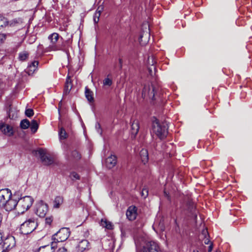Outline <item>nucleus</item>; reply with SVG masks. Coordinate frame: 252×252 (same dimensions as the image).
<instances>
[{
    "instance_id": "1",
    "label": "nucleus",
    "mask_w": 252,
    "mask_h": 252,
    "mask_svg": "<svg viewBox=\"0 0 252 252\" xmlns=\"http://www.w3.org/2000/svg\"><path fill=\"white\" fill-rule=\"evenodd\" d=\"M168 128V126L166 122L160 123L156 118H153L151 132L155 134L160 140L166 137Z\"/></svg>"
},
{
    "instance_id": "2",
    "label": "nucleus",
    "mask_w": 252,
    "mask_h": 252,
    "mask_svg": "<svg viewBox=\"0 0 252 252\" xmlns=\"http://www.w3.org/2000/svg\"><path fill=\"white\" fill-rule=\"evenodd\" d=\"M160 87L156 82L146 84L143 89L142 95L143 98L149 97L154 100L159 94Z\"/></svg>"
},
{
    "instance_id": "3",
    "label": "nucleus",
    "mask_w": 252,
    "mask_h": 252,
    "mask_svg": "<svg viewBox=\"0 0 252 252\" xmlns=\"http://www.w3.org/2000/svg\"><path fill=\"white\" fill-rule=\"evenodd\" d=\"M37 225L36 220L33 218L30 219L21 225L20 232L24 235H28L33 231Z\"/></svg>"
},
{
    "instance_id": "4",
    "label": "nucleus",
    "mask_w": 252,
    "mask_h": 252,
    "mask_svg": "<svg viewBox=\"0 0 252 252\" xmlns=\"http://www.w3.org/2000/svg\"><path fill=\"white\" fill-rule=\"evenodd\" d=\"M17 202H18L17 205L18 213L23 214L32 206L33 199L30 196H25L21 198Z\"/></svg>"
},
{
    "instance_id": "5",
    "label": "nucleus",
    "mask_w": 252,
    "mask_h": 252,
    "mask_svg": "<svg viewBox=\"0 0 252 252\" xmlns=\"http://www.w3.org/2000/svg\"><path fill=\"white\" fill-rule=\"evenodd\" d=\"M70 231L69 228L63 227L60 229L53 236V242H56V245L58 242H62L65 241L69 236Z\"/></svg>"
},
{
    "instance_id": "6",
    "label": "nucleus",
    "mask_w": 252,
    "mask_h": 252,
    "mask_svg": "<svg viewBox=\"0 0 252 252\" xmlns=\"http://www.w3.org/2000/svg\"><path fill=\"white\" fill-rule=\"evenodd\" d=\"M137 252H162L158 243L154 241H149L143 248Z\"/></svg>"
},
{
    "instance_id": "7",
    "label": "nucleus",
    "mask_w": 252,
    "mask_h": 252,
    "mask_svg": "<svg viewBox=\"0 0 252 252\" xmlns=\"http://www.w3.org/2000/svg\"><path fill=\"white\" fill-rule=\"evenodd\" d=\"M150 37L149 26L148 25H143L139 38L141 45H145L149 41Z\"/></svg>"
},
{
    "instance_id": "8",
    "label": "nucleus",
    "mask_w": 252,
    "mask_h": 252,
    "mask_svg": "<svg viewBox=\"0 0 252 252\" xmlns=\"http://www.w3.org/2000/svg\"><path fill=\"white\" fill-rule=\"evenodd\" d=\"M37 152L40 156L41 162L45 165H50L54 163V159L49 155H47L46 150L40 148L37 150Z\"/></svg>"
},
{
    "instance_id": "9",
    "label": "nucleus",
    "mask_w": 252,
    "mask_h": 252,
    "mask_svg": "<svg viewBox=\"0 0 252 252\" xmlns=\"http://www.w3.org/2000/svg\"><path fill=\"white\" fill-rule=\"evenodd\" d=\"M48 211V205L41 201L36 205V214L39 217H44Z\"/></svg>"
},
{
    "instance_id": "10",
    "label": "nucleus",
    "mask_w": 252,
    "mask_h": 252,
    "mask_svg": "<svg viewBox=\"0 0 252 252\" xmlns=\"http://www.w3.org/2000/svg\"><path fill=\"white\" fill-rule=\"evenodd\" d=\"M18 202L16 199H13L11 197H10L9 199H7L6 201L1 206L6 211L9 212L14 210L18 205Z\"/></svg>"
},
{
    "instance_id": "11",
    "label": "nucleus",
    "mask_w": 252,
    "mask_h": 252,
    "mask_svg": "<svg viewBox=\"0 0 252 252\" xmlns=\"http://www.w3.org/2000/svg\"><path fill=\"white\" fill-rule=\"evenodd\" d=\"M12 196L11 190L8 189H4L0 190V207L6 201L7 199Z\"/></svg>"
},
{
    "instance_id": "12",
    "label": "nucleus",
    "mask_w": 252,
    "mask_h": 252,
    "mask_svg": "<svg viewBox=\"0 0 252 252\" xmlns=\"http://www.w3.org/2000/svg\"><path fill=\"white\" fill-rule=\"evenodd\" d=\"M15 244L16 242L15 238L13 236L10 235L7 236L3 240V248L5 249L4 250L6 252L13 248L15 246Z\"/></svg>"
},
{
    "instance_id": "13",
    "label": "nucleus",
    "mask_w": 252,
    "mask_h": 252,
    "mask_svg": "<svg viewBox=\"0 0 252 252\" xmlns=\"http://www.w3.org/2000/svg\"><path fill=\"white\" fill-rule=\"evenodd\" d=\"M137 209L135 206H129L126 212L127 219L129 220H134L136 219L137 215Z\"/></svg>"
},
{
    "instance_id": "14",
    "label": "nucleus",
    "mask_w": 252,
    "mask_h": 252,
    "mask_svg": "<svg viewBox=\"0 0 252 252\" xmlns=\"http://www.w3.org/2000/svg\"><path fill=\"white\" fill-rule=\"evenodd\" d=\"M59 34L56 32H54L49 36L48 38L51 40V42L52 43V45L50 46V48L52 50L57 51L60 49L57 47V45H55L56 43L59 39Z\"/></svg>"
},
{
    "instance_id": "15",
    "label": "nucleus",
    "mask_w": 252,
    "mask_h": 252,
    "mask_svg": "<svg viewBox=\"0 0 252 252\" xmlns=\"http://www.w3.org/2000/svg\"><path fill=\"white\" fill-rule=\"evenodd\" d=\"M139 129V122L137 120H133L132 122H131V137L133 138H134L137 134L138 133Z\"/></svg>"
},
{
    "instance_id": "16",
    "label": "nucleus",
    "mask_w": 252,
    "mask_h": 252,
    "mask_svg": "<svg viewBox=\"0 0 252 252\" xmlns=\"http://www.w3.org/2000/svg\"><path fill=\"white\" fill-rule=\"evenodd\" d=\"M57 247L56 242H52L51 245L41 247L38 249V252H54V249Z\"/></svg>"
},
{
    "instance_id": "17",
    "label": "nucleus",
    "mask_w": 252,
    "mask_h": 252,
    "mask_svg": "<svg viewBox=\"0 0 252 252\" xmlns=\"http://www.w3.org/2000/svg\"><path fill=\"white\" fill-rule=\"evenodd\" d=\"M0 130L5 134L11 136L13 134V128L11 126L8 125H0Z\"/></svg>"
},
{
    "instance_id": "18",
    "label": "nucleus",
    "mask_w": 252,
    "mask_h": 252,
    "mask_svg": "<svg viewBox=\"0 0 252 252\" xmlns=\"http://www.w3.org/2000/svg\"><path fill=\"white\" fill-rule=\"evenodd\" d=\"M117 163V158L114 155H111L106 159V165L108 168H112Z\"/></svg>"
},
{
    "instance_id": "19",
    "label": "nucleus",
    "mask_w": 252,
    "mask_h": 252,
    "mask_svg": "<svg viewBox=\"0 0 252 252\" xmlns=\"http://www.w3.org/2000/svg\"><path fill=\"white\" fill-rule=\"evenodd\" d=\"M38 65V61H34L32 62L30 64L28 65L26 70V72L30 75L32 74L36 70Z\"/></svg>"
},
{
    "instance_id": "20",
    "label": "nucleus",
    "mask_w": 252,
    "mask_h": 252,
    "mask_svg": "<svg viewBox=\"0 0 252 252\" xmlns=\"http://www.w3.org/2000/svg\"><path fill=\"white\" fill-rule=\"evenodd\" d=\"M140 156L142 162L145 164L149 160V155L147 149H142L140 152Z\"/></svg>"
},
{
    "instance_id": "21",
    "label": "nucleus",
    "mask_w": 252,
    "mask_h": 252,
    "mask_svg": "<svg viewBox=\"0 0 252 252\" xmlns=\"http://www.w3.org/2000/svg\"><path fill=\"white\" fill-rule=\"evenodd\" d=\"M72 87V84L70 77L68 76L66 79L64 89V94H69Z\"/></svg>"
},
{
    "instance_id": "22",
    "label": "nucleus",
    "mask_w": 252,
    "mask_h": 252,
    "mask_svg": "<svg viewBox=\"0 0 252 252\" xmlns=\"http://www.w3.org/2000/svg\"><path fill=\"white\" fill-rule=\"evenodd\" d=\"M63 197L62 196H57L53 201V208L58 209L63 202Z\"/></svg>"
},
{
    "instance_id": "23",
    "label": "nucleus",
    "mask_w": 252,
    "mask_h": 252,
    "mask_svg": "<svg viewBox=\"0 0 252 252\" xmlns=\"http://www.w3.org/2000/svg\"><path fill=\"white\" fill-rule=\"evenodd\" d=\"M78 248L81 251L88 250L90 248V243L87 240H83L78 244Z\"/></svg>"
},
{
    "instance_id": "24",
    "label": "nucleus",
    "mask_w": 252,
    "mask_h": 252,
    "mask_svg": "<svg viewBox=\"0 0 252 252\" xmlns=\"http://www.w3.org/2000/svg\"><path fill=\"white\" fill-rule=\"evenodd\" d=\"M85 94L86 97L89 102H92L94 101L93 93L87 87H85Z\"/></svg>"
},
{
    "instance_id": "25",
    "label": "nucleus",
    "mask_w": 252,
    "mask_h": 252,
    "mask_svg": "<svg viewBox=\"0 0 252 252\" xmlns=\"http://www.w3.org/2000/svg\"><path fill=\"white\" fill-rule=\"evenodd\" d=\"M100 224L103 227H104L107 229L111 230L113 229V225L112 223L106 220L102 219L100 221Z\"/></svg>"
},
{
    "instance_id": "26",
    "label": "nucleus",
    "mask_w": 252,
    "mask_h": 252,
    "mask_svg": "<svg viewBox=\"0 0 252 252\" xmlns=\"http://www.w3.org/2000/svg\"><path fill=\"white\" fill-rule=\"evenodd\" d=\"M30 126L32 132L34 133L35 132H36L37 130L38 129L39 125L37 121L35 120H32L31 121V123L30 124Z\"/></svg>"
},
{
    "instance_id": "27",
    "label": "nucleus",
    "mask_w": 252,
    "mask_h": 252,
    "mask_svg": "<svg viewBox=\"0 0 252 252\" xmlns=\"http://www.w3.org/2000/svg\"><path fill=\"white\" fill-rule=\"evenodd\" d=\"M30 126V121L27 119H24L21 121L20 123V127L23 129H27Z\"/></svg>"
},
{
    "instance_id": "28",
    "label": "nucleus",
    "mask_w": 252,
    "mask_h": 252,
    "mask_svg": "<svg viewBox=\"0 0 252 252\" xmlns=\"http://www.w3.org/2000/svg\"><path fill=\"white\" fill-rule=\"evenodd\" d=\"M29 56V54L27 51H23L19 54V59L21 61H26Z\"/></svg>"
},
{
    "instance_id": "29",
    "label": "nucleus",
    "mask_w": 252,
    "mask_h": 252,
    "mask_svg": "<svg viewBox=\"0 0 252 252\" xmlns=\"http://www.w3.org/2000/svg\"><path fill=\"white\" fill-rule=\"evenodd\" d=\"M59 134L60 139H65L67 137V134L65 129L63 127H61L59 132Z\"/></svg>"
},
{
    "instance_id": "30",
    "label": "nucleus",
    "mask_w": 252,
    "mask_h": 252,
    "mask_svg": "<svg viewBox=\"0 0 252 252\" xmlns=\"http://www.w3.org/2000/svg\"><path fill=\"white\" fill-rule=\"evenodd\" d=\"M71 157L75 160L80 159L81 158L80 154L76 150L71 152Z\"/></svg>"
},
{
    "instance_id": "31",
    "label": "nucleus",
    "mask_w": 252,
    "mask_h": 252,
    "mask_svg": "<svg viewBox=\"0 0 252 252\" xmlns=\"http://www.w3.org/2000/svg\"><path fill=\"white\" fill-rule=\"evenodd\" d=\"M148 70H149V74L151 76H153L154 75H155L156 68L155 66L153 65V64H152V65L151 67H149L148 68Z\"/></svg>"
},
{
    "instance_id": "32",
    "label": "nucleus",
    "mask_w": 252,
    "mask_h": 252,
    "mask_svg": "<svg viewBox=\"0 0 252 252\" xmlns=\"http://www.w3.org/2000/svg\"><path fill=\"white\" fill-rule=\"evenodd\" d=\"M34 114L33 110L32 109H27L25 111V115L28 117H32Z\"/></svg>"
},
{
    "instance_id": "33",
    "label": "nucleus",
    "mask_w": 252,
    "mask_h": 252,
    "mask_svg": "<svg viewBox=\"0 0 252 252\" xmlns=\"http://www.w3.org/2000/svg\"><path fill=\"white\" fill-rule=\"evenodd\" d=\"M99 11H96L94 16V21L95 24H97L99 20V17L100 16V14H99Z\"/></svg>"
},
{
    "instance_id": "34",
    "label": "nucleus",
    "mask_w": 252,
    "mask_h": 252,
    "mask_svg": "<svg viewBox=\"0 0 252 252\" xmlns=\"http://www.w3.org/2000/svg\"><path fill=\"white\" fill-rule=\"evenodd\" d=\"M7 24L6 19L0 15V28L5 26Z\"/></svg>"
},
{
    "instance_id": "35",
    "label": "nucleus",
    "mask_w": 252,
    "mask_h": 252,
    "mask_svg": "<svg viewBox=\"0 0 252 252\" xmlns=\"http://www.w3.org/2000/svg\"><path fill=\"white\" fill-rule=\"evenodd\" d=\"M103 85L110 86L112 84V80L106 78L103 81Z\"/></svg>"
},
{
    "instance_id": "36",
    "label": "nucleus",
    "mask_w": 252,
    "mask_h": 252,
    "mask_svg": "<svg viewBox=\"0 0 252 252\" xmlns=\"http://www.w3.org/2000/svg\"><path fill=\"white\" fill-rule=\"evenodd\" d=\"M95 128L97 132L101 135L102 134V130L101 129L100 124L98 122L95 124Z\"/></svg>"
},
{
    "instance_id": "37",
    "label": "nucleus",
    "mask_w": 252,
    "mask_h": 252,
    "mask_svg": "<svg viewBox=\"0 0 252 252\" xmlns=\"http://www.w3.org/2000/svg\"><path fill=\"white\" fill-rule=\"evenodd\" d=\"M70 177L72 180L76 179L79 180L80 179L79 175L75 172H72L70 174Z\"/></svg>"
},
{
    "instance_id": "38",
    "label": "nucleus",
    "mask_w": 252,
    "mask_h": 252,
    "mask_svg": "<svg viewBox=\"0 0 252 252\" xmlns=\"http://www.w3.org/2000/svg\"><path fill=\"white\" fill-rule=\"evenodd\" d=\"M53 217L50 216L49 217H47L45 219V223L46 224H48L49 225H50L53 221Z\"/></svg>"
},
{
    "instance_id": "39",
    "label": "nucleus",
    "mask_w": 252,
    "mask_h": 252,
    "mask_svg": "<svg viewBox=\"0 0 252 252\" xmlns=\"http://www.w3.org/2000/svg\"><path fill=\"white\" fill-rule=\"evenodd\" d=\"M148 195V190L147 189H143L141 192V195L146 198Z\"/></svg>"
},
{
    "instance_id": "40",
    "label": "nucleus",
    "mask_w": 252,
    "mask_h": 252,
    "mask_svg": "<svg viewBox=\"0 0 252 252\" xmlns=\"http://www.w3.org/2000/svg\"><path fill=\"white\" fill-rule=\"evenodd\" d=\"M6 34L0 33V44L2 43L6 39Z\"/></svg>"
},
{
    "instance_id": "41",
    "label": "nucleus",
    "mask_w": 252,
    "mask_h": 252,
    "mask_svg": "<svg viewBox=\"0 0 252 252\" xmlns=\"http://www.w3.org/2000/svg\"><path fill=\"white\" fill-rule=\"evenodd\" d=\"M58 252H68L67 250L65 247H63L58 249Z\"/></svg>"
},
{
    "instance_id": "42",
    "label": "nucleus",
    "mask_w": 252,
    "mask_h": 252,
    "mask_svg": "<svg viewBox=\"0 0 252 252\" xmlns=\"http://www.w3.org/2000/svg\"><path fill=\"white\" fill-rule=\"evenodd\" d=\"M119 62L120 64V68L121 69L123 66V60L121 58L119 59Z\"/></svg>"
},
{
    "instance_id": "43",
    "label": "nucleus",
    "mask_w": 252,
    "mask_h": 252,
    "mask_svg": "<svg viewBox=\"0 0 252 252\" xmlns=\"http://www.w3.org/2000/svg\"><path fill=\"white\" fill-rule=\"evenodd\" d=\"M103 9V7L99 6L97 8V9L96 11H99V14H100V15L101 14V12L102 11Z\"/></svg>"
},
{
    "instance_id": "44",
    "label": "nucleus",
    "mask_w": 252,
    "mask_h": 252,
    "mask_svg": "<svg viewBox=\"0 0 252 252\" xmlns=\"http://www.w3.org/2000/svg\"><path fill=\"white\" fill-rule=\"evenodd\" d=\"M212 250H213V244H212V243H211V244L209 247L208 252H211Z\"/></svg>"
},
{
    "instance_id": "45",
    "label": "nucleus",
    "mask_w": 252,
    "mask_h": 252,
    "mask_svg": "<svg viewBox=\"0 0 252 252\" xmlns=\"http://www.w3.org/2000/svg\"><path fill=\"white\" fill-rule=\"evenodd\" d=\"M209 242H210V241H209V240L208 239H205L204 243L205 244L208 245V244H209Z\"/></svg>"
},
{
    "instance_id": "46",
    "label": "nucleus",
    "mask_w": 252,
    "mask_h": 252,
    "mask_svg": "<svg viewBox=\"0 0 252 252\" xmlns=\"http://www.w3.org/2000/svg\"><path fill=\"white\" fill-rule=\"evenodd\" d=\"M2 241V234L0 232V244L1 243Z\"/></svg>"
},
{
    "instance_id": "47",
    "label": "nucleus",
    "mask_w": 252,
    "mask_h": 252,
    "mask_svg": "<svg viewBox=\"0 0 252 252\" xmlns=\"http://www.w3.org/2000/svg\"><path fill=\"white\" fill-rule=\"evenodd\" d=\"M193 252H199L197 250H194Z\"/></svg>"
},
{
    "instance_id": "48",
    "label": "nucleus",
    "mask_w": 252,
    "mask_h": 252,
    "mask_svg": "<svg viewBox=\"0 0 252 252\" xmlns=\"http://www.w3.org/2000/svg\"><path fill=\"white\" fill-rule=\"evenodd\" d=\"M1 252H7L5 250H3Z\"/></svg>"
}]
</instances>
